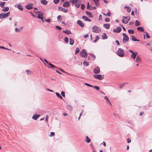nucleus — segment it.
I'll return each mask as SVG.
<instances>
[{
  "mask_svg": "<svg viewBox=\"0 0 152 152\" xmlns=\"http://www.w3.org/2000/svg\"><path fill=\"white\" fill-rule=\"evenodd\" d=\"M117 54L120 57H123L124 56V52L123 50L121 48H119L116 52Z\"/></svg>",
  "mask_w": 152,
  "mask_h": 152,
  "instance_id": "nucleus-1",
  "label": "nucleus"
},
{
  "mask_svg": "<svg viewBox=\"0 0 152 152\" xmlns=\"http://www.w3.org/2000/svg\"><path fill=\"white\" fill-rule=\"evenodd\" d=\"M10 14V12H8L7 13H2L0 14V19L2 18H5L8 17Z\"/></svg>",
  "mask_w": 152,
  "mask_h": 152,
  "instance_id": "nucleus-2",
  "label": "nucleus"
},
{
  "mask_svg": "<svg viewBox=\"0 0 152 152\" xmlns=\"http://www.w3.org/2000/svg\"><path fill=\"white\" fill-rule=\"evenodd\" d=\"M92 31L95 33H98L101 31V30L99 27L96 26H94L92 27Z\"/></svg>",
  "mask_w": 152,
  "mask_h": 152,
  "instance_id": "nucleus-3",
  "label": "nucleus"
},
{
  "mask_svg": "<svg viewBox=\"0 0 152 152\" xmlns=\"http://www.w3.org/2000/svg\"><path fill=\"white\" fill-rule=\"evenodd\" d=\"M122 34L123 36V42L124 43H125L129 41V38L128 36L125 33H123Z\"/></svg>",
  "mask_w": 152,
  "mask_h": 152,
  "instance_id": "nucleus-4",
  "label": "nucleus"
},
{
  "mask_svg": "<svg viewBox=\"0 0 152 152\" xmlns=\"http://www.w3.org/2000/svg\"><path fill=\"white\" fill-rule=\"evenodd\" d=\"M123 19L122 20V22L124 24L127 23L130 19V17L129 16L126 17L123 16Z\"/></svg>",
  "mask_w": 152,
  "mask_h": 152,
  "instance_id": "nucleus-5",
  "label": "nucleus"
},
{
  "mask_svg": "<svg viewBox=\"0 0 152 152\" xmlns=\"http://www.w3.org/2000/svg\"><path fill=\"white\" fill-rule=\"evenodd\" d=\"M80 55L82 57L85 58L87 56L88 53L85 50L83 49L80 52Z\"/></svg>",
  "mask_w": 152,
  "mask_h": 152,
  "instance_id": "nucleus-6",
  "label": "nucleus"
},
{
  "mask_svg": "<svg viewBox=\"0 0 152 152\" xmlns=\"http://www.w3.org/2000/svg\"><path fill=\"white\" fill-rule=\"evenodd\" d=\"M94 78L99 80H102L104 78V75H94Z\"/></svg>",
  "mask_w": 152,
  "mask_h": 152,
  "instance_id": "nucleus-7",
  "label": "nucleus"
},
{
  "mask_svg": "<svg viewBox=\"0 0 152 152\" xmlns=\"http://www.w3.org/2000/svg\"><path fill=\"white\" fill-rule=\"evenodd\" d=\"M100 71V68L98 66L96 67L93 70V72L96 74L99 73Z\"/></svg>",
  "mask_w": 152,
  "mask_h": 152,
  "instance_id": "nucleus-8",
  "label": "nucleus"
},
{
  "mask_svg": "<svg viewBox=\"0 0 152 152\" xmlns=\"http://www.w3.org/2000/svg\"><path fill=\"white\" fill-rule=\"evenodd\" d=\"M121 28L120 27L118 26L116 29H113V32H114L119 33L121 31Z\"/></svg>",
  "mask_w": 152,
  "mask_h": 152,
  "instance_id": "nucleus-9",
  "label": "nucleus"
},
{
  "mask_svg": "<svg viewBox=\"0 0 152 152\" xmlns=\"http://www.w3.org/2000/svg\"><path fill=\"white\" fill-rule=\"evenodd\" d=\"M15 7L17 8L19 10L23 11V8L21 5L18 4L15 5Z\"/></svg>",
  "mask_w": 152,
  "mask_h": 152,
  "instance_id": "nucleus-10",
  "label": "nucleus"
},
{
  "mask_svg": "<svg viewBox=\"0 0 152 152\" xmlns=\"http://www.w3.org/2000/svg\"><path fill=\"white\" fill-rule=\"evenodd\" d=\"M33 4L30 3L26 6V8L27 10H30L33 8L32 5Z\"/></svg>",
  "mask_w": 152,
  "mask_h": 152,
  "instance_id": "nucleus-11",
  "label": "nucleus"
},
{
  "mask_svg": "<svg viewBox=\"0 0 152 152\" xmlns=\"http://www.w3.org/2000/svg\"><path fill=\"white\" fill-rule=\"evenodd\" d=\"M58 9L59 10L65 13L67 12L68 11V10L67 9L64 8L62 7H58Z\"/></svg>",
  "mask_w": 152,
  "mask_h": 152,
  "instance_id": "nucleus-12",
  "label": "nucleus"
},
{
  "mask_svg": "<svg viewBox=\"0 0 152 152\" xmlns=\"http://www.w3.org/2000/svg\"><path fill=\"white\" fill-rule=\"evenodd\" d=\"M40 116V115H39L37 114H34L33 115V116L32 117V118L34 120H37V119Z\"/></svg>",
  "mask_w": 152,
  "mask_h": 152,
  "instance_id": "nucleus-13",
  "label": "nucleus"
},
{
  "mask_svg": "<svg viewBox=\"0 0 152 152\" xmlns=\"http://www.w3.org/2000/svg\"><path fill=\"white\" fill-rule=\"evenodd\" d=\"M70 4L69 2L68 1H67L64 3L63 4V6L65 7H67L70 6Z\"/></svg>",
  "mask_w": 152,
  "mask_h": 152,
  "instance_id": "nucleus-14",
  "label": "nucleus"
},
{
  "mask_svg": "<svg viewBox=\"0 0 152 152\" xmlns=\"http://www.w3.org/2000/svg\"><path fill=\"white\" fill-rule=\"evenodd\" d=\"M43 15V13L42 12H39L37 15V18L39 19H42Z\"/></svg>",
  "mask_w": 152,
  "mask_h": 152,
  "instance_id": "nucleus-15",
  "label": "nucleus"
},
{
  "mask_svg": "<svg viewBox=\"0 0 152 152\" xmlns=\"http://www.w3.org/2000/svg\"><path fill=\"white\" fill-rule=\"evenodd\" d=\"M77 24H78L80 26L83 27L84 26L83 23L80 20H78L77 21Z\"/></svg>",
  "mask_w": 152,
  "mask_h": 152,
  "instance_id": "nucleus-16",
  "label": "nucleus"
},
{
  "mask_svg": "<svg viewBox=\"0 0 152 152\" xmlns=\"http://www.w3.org/2000/svg\"><path fill=\"white\" fill-rule=\"evenodd\" d=\"M82 18L85 21H88L89 22H91V20L89 18H88L86 16H83L82 17Z\"/></svg>",
  "mask_w": 152,
  "mask_h": 152,
  "instance_id": "nucleus-17",
  "label": "nucleus"
},
{
  "mask_svg": "<svg viewBox=\"0 0 152 152\" xmlns=\"http://www.w3.org/2000/svg\"><path fill=\"white\" fill-rule=\"evenodd\" d=\"M96 6L98 7L99 5V0H93Z\"/></svg>",
  "mask_w": 152,
  "mask_h": 152,
  "instance_id": "nucleus-18",
  "label": "nucleus"
},
{
  "mask_svg": "<svg viewBox=\"0 0 152 152\" xmlns=\"http://www.w3.org/2000/svg\"><path fill=\"white\" fill-rule=\"evenodd\" d=\"M137 53H138L137 52H134V53H133V54H132L131 56V57L133 59H134L135 58Z\"/></svg>",
  "mask_w": 152,
  "mask_h": 152,
  "instance_id": "nucleus-19",
  "label": "nucleus"
},
{
  "mask_svg": "<svg viewBox=\"0 0 152 152\" xmlns=\"http://www.w3.org/2000/svg\"><path fill=\"white\" fill-rule=\"evenodd\" d=\"M86 14L90 18H93V15L90 12H88V11H86Z\"/></svg>",
  "mask_w": 152,
  "mask_h": 152,
  "instance_id": "nucleus-20",
  "label": "nucleus"
},
{
  "mask_svg": "<svg viewBox=\"0 0 152 152\" xmlns=\"http://www.w3.org/2000/svg\"><path fill=\"white\" fill-rule=\"evenodd\" d=\"M104 99L105 100H106L107 103L108 104H110V105L112 106V104H111V102L109 100V99H108V98L106 96H105L104 97Z\"/></svg>",
  "mask_w": 152,
  "mask_h": 152,
  "instance_id": "nucleus-21",
  "label": "nucleus"
},
{
  "mask_svg": "<svg viewBox=\"0 0 152 152\" xmlns=\"http://www.w3.org/2000/svg\"><path fill=\"white\" fill-rule=\"evenodd\" d=\"M140 61L141 59L140 57L139 56H137V57L136 60V62L137 63H140Z\"/></svg>",
  "mask_w": 152,
  "mask_h": 152,
  "instance_id": "nucleus-22",
  "label": "nucleus"
},
{
  "mask_svg": "<svg viewBox=\"0 0 152 152\" xmlns=\"http://www.w3.org/2000/svg\"><path fill=\"white\" fill-rule=\"evenodd\" d=\"M3 7V8L2 10V11L3 12H6L9 10V8L8 7Z\"/></svg>",
  "mask_w": 152,
  "mask_h": 152,
  "instance_id": "nucleus-23",
  "label": "nucleus"
},
{
  "mask_svg": "<svg viewBox=\"0 0 152 152\" xmlns=\"http://www.w3.org/2000/svg\"><path fill=\"white\" fill-rule=\"evenodd\" d=\"M107 38V37L106 34L105 33H103L102 36V38L103 39H106Z\"/></svg>",
  "mask_w": 152,
  "mask_h": 152,
  "instance_id": "nucleus-24",
  "label": "nucleus"
},
{
  "mask_svg": "<svg viewBox=\"0 0 152 152\" xmlns=\"http://www.w3.org/2000/svg\"><path fill=\"white\" fill-rule=\"evenodd\" d=\"M48 2V1L46 0H41V3L44 5H46Z\"/></svg>",
  "mask_w": 152,
  "mask_h": 152,
  "instance_id": "nucleus-25",
  "label": "nucleus"
},
{
  "mask_svg": "<svg viewBox=\"0 0 152 152\" xmlns=\"http://www.w3.org/2000/svg\"><path fill=\"white\" fill-rule=\"evenodd\" d=\"M78 1V0H69V2L72 4H76Z\"/></svg>",
  "mask_w": 152,
  "mask_h": 152,
  "instance_id": "nucleus-26",
  "label": "nucleus"
},
{
  "mask_svg": "<svg viewBox=\"0 0 152 152\" xmlns=\"http://www.w3.org/2000/svg\"><path fill=\"white\" fill-rule=\"evenodd\" d=\"M137 30L142 32L144 31V29L142 27H139L137 28Z\"/></svg>",
  "mask_w": 152,
  "mask_h": 152,
  "instance_id": "nucleus-27",
  "label": "nucleus"
},
{
  "mask_svg": "<svg viewBox=\"0 0 152 152\" xmlns=\"http://www.w3.org/2000/svg\"><path fill=\"white\" fill-rule=\"evenodd\" d=\"M103 26L104 27L107 29H108L110 28V24H105Z\"/></svg>",
  "mask_w": 152,
  "mask_h": 152,
  "instance_id": "nucleus-28",
  "label": "nucleus"
},
{
  "mask_svg": "<svg viewBox=\"0 0 152 152\" xmlns=\"http://www.w3.org/2000/svg\"><path fill=\"white\" fill-rule=\"evenodd\" d=\"M124 7L127 8V11L128 12H130V11H131V8L129 6H125Z\"/></svg>",
  "mask_w": 152,
  "mask_h": 152,
  "instance_id": "nucleus-29",
  "label": "nucleus"
},
{
  "mask_svg": "<svg viewBox=\"0 0 152 152\" xmlns=\"http://www.w3.org/2000/svg\"><path fill=\"white\" fill-rule=\"evenodd\" d=\"M69 43L71 45H73L74 43V40L71 39V38H69Z\"/></svg>",
  "mask_w": 152,
  "mask_h": 152,
  "instance_id": "nucleus-30",
  "label": "nucleus"
},
{
  "mask_svg": "<svg viewBox=\"0 0 152 152\" xmlns=\"http://www.w3.org/2000/svg\"><path fill=\"white\" fill-rule=\"evenodd\" d=\"M75 4V6L76 7V8H78L80 6V2H79V1H78V2H77Z\"/></svg>",
  "mask_w": 152,
  "mask_h": 152,
  "instance_id": "nucleus-31",
  "label": "nucleus"
},
{
  "mask_svg": "<svg viewBox=\"0 0 152 152\" xmlns=\"http://www.w3.org/2000/svg\"><path fill=\"white\" fill-rule=\"evenodd\" d=\"M91 139L88 137L86 136V141L87 143H89L91 142Z\"/></svg>",
  "mask_w": 152,
  "mask_h": 152,
  "instance_id": "nucleus-32",
  "label": "nucleus"
},
{
  "mask_svg": "<svg viewBox=\"0 0 152 152\" xmlns=\"http://www.w3.org/2000/svg\"><path fill=\"white\" fill-rule=\"evenodd\" d=\"M135 26H140V22L137 20H135Z\"/></svg>",
  "mask_w": 152,
  "mask_h": 152,
  "instance_id": "nucleus-33",
  "label": "nucleus"
},
{
  "mask_svg": "<svg viewBox=\"0 0 152 152\" xmlns=\"http://www.w3.org/2000/svg\"><path fill=\"white\" fill-rule=\"evenodd\" d=\"M132 41H140V40L138 39H136L135 38V37L134 36H132Z\"/></svg>",
  "mask_w": 152,
  "mask_h": 152,
  "instance_id": "nucleus-34",
  "label": "nucleus"
},
{
  "mask_svg": "<svg viewBox=\"0 0 152 152\" xmlns=\"http://www.w3.org/2000/svg\"><path fill=\"white\" fill-rule=\"evenodd\" d=\"M128 33L131 34H133L134 33V30L132 29H129L128 30Z\"/></svg>",
  "mask_w": 152,
  "mask_h": 152,
  "instance_id": "nucleus-35",
  "label": "nucleus"
},
{
  "mask_svg": "<svg viewBox=\"0 0 152 152\" xmlns=\"http://www.w3.org/2000/svg\"><path fill=\"white\" fill-rule=\"evenodd\" d=\"M5 2H0V6L1 7H3L5 5Z\"/></svg>",
  "mask_w": 152,
  "mask_h": 152,
  "instance_id": "nucleus-36",
  "label": "nucleus"
},
{
  "mask_svg": "<svg viewBox=\"0 0 152 152\" xmlns=\"http://www.w3.org/2000/svg\"><path fill=\"white\" fill-rule=\"evenodd\" d=\"M56 95L58 96V97H59V98H60L61 99H63V98L60 95V94L58 93V92H56Z\"/></svg>",
  "mask_w": 152,
  "mask_h": 152,
  "instance_id": "nucleus-37",
  "label": "nucleus"
},
{
  "mask_svg": "<svg viewBox=\"0 0 152 152\" xmlns=\"http://www.w3.org/2000/svg\"><path fill=\"white\" fill-rule=\"evenodd\" d=\"M61 16V15H59L57 17V20L58 21L60 22L62 20Z\"/></svg>",
  "mask_w": 152,
  "mask_h": 152,
  "instance_id": "nucleus-38",
  "label": "nucleus"
},
{
  "mask_svg": "<svg viewBox=\"0 0 152 152\" xmlns=\"http://www.w3.org/2000/svg\"><path fill=\"white\" fill-rule=\"evenodd\" d=\"M63 32L68 34H70L71 33L70 31L67 30H66L65 31H63Z\"/></svg>",
  "mask_w": 152,
  "mask_h": 152,
  "instance_id": "nucleus-39",
  "label": "nucleus"
},
{
  "mask_svg": "<svg viewBox=\"0 0 152 152\" xmlns=\"http://www.w3.org/2000/svg\"><path fill=\"white\" fill-rule=\"evenodd\" d=\"M67 108L69 110H71L72 109V107L71 106L69 105H66Z\"/></svg>",
  "mask_w": 152,
  "mask_h": 152,
  "instance_id": "nucleus-40",
  "label": "nucleus"
},
{
  "mask_svg": "<svg viewBox=\"0 0 152 152\" xmlns=\"http://www.w3.org/2000/svg\"><path fill=\"white\" fill-rule=\"evenodd\" d=\"M49 65H50L51 67H53V68H55L56 69H57L58 68L57 67H56V66H55L53 65L51 63H49Z\"/></svg>",
  "mask_w": 152,
  "mask_h": 152,
  "instance_id": "nucleus-41",
  "label": "nucleus"
},
{
  "mask_svg": "<svg viewBox=\"0 0 152 152\" xmlns=\"http://www.w3.org/2000/svg\"><path fill=\"white\" fill-rule=\"evenodd\" d=\"M64 41L66 42V43H68V42H69V40H68V38L67 37H65V38H64Z\"/></svg>",
  "mask_w": 152,
  "mask_h": 152,
  "instance_id": "nucleus-42",
  "label": "nucleus"
},
{
  "mask_svg": "<svg viewBox=\"0 0 152 152\" xmlns=\"http://www.w3.org/2000/svg\"><path fill=\"white\" fill-rule=\"evenodd\" d=\"M79 48H76V51H75V54H77L79 53Z\"/></svg>",
  "mask_w": 152,
  "mask_h": 152,
  "instance_id": "nucleus-43",
  "label": "nucleus"
},
{
  "mask_svg": "<svg viewBox=\"0 0 152 152\" xmlns=\"http://www.w3.org/2000/svg\"><path fill=\"white\" fill-rule=\"evenodd\" d=\"M83 64L85 66H87L89 64L87 62H86L85 61L83 62Z\"/></svg>",
  "mask_w": 152,
  "mask_h": 152,
  "instance_id": "nucleus-44",
  "label": "nucleus"
},
{
  "mask_svg": "<svg viewBox=\"0 0 152 152\" xmlns=\"http://www.w3.org/2000/svg\"><path fill=\"white\" fill-rule=\"evenodd\" d=\"M120 86V88H122L124 86V83H123L122 84H119Z\"/></svg>",
  "mask_w": 152,
  "mask_h": 152,
  "instance_id": "nucleus-45",
  "label": "nucleus"
},
{
  "mask_svg": "<svg viewBox=\"0 0 152 152\" xmlns=\"http://www.w3.org/2000/svg\"><path fill=\"white\" fill-rule=\"evenodd\" d=\"M81 8L82 10H83L85 8V6L84 4H82L81 5Z\"/></svg>",
  "mask_w": 152,
  "mask_h": 152,
  "instance_id": "nucleus-46",
  "label": "nucleus"
},
{
  "mask_svg": "<svg viewBox=\"0 0 152 152\" xmlns=\"http://www.w3.org/2000/svg\"><path fill=\"white\" fill-rule=\"evenodd\" d=\"M56 29H58L59 30H61L62 29L61 27L58 26H56Z\"/></svg>",
  "mask_w": 152,
  "mask_h": 152,
  "instance_id": "nucleus-47",
  "label": "nucleus"
},
{
  "mask_svg": "<svg viewBox=\"0 0 152 152\" xmlns=\"http://www.w3.org/2000/svg\"><path fill=\"white\" fill-rule=\"evenodd\" d=\"M0 48L3 49H5V50H10V49H8L7 48H6L4 47L3 46H0Z\"/></svg>",
  "mask_w": 152,
  "mask_h": 152,
  "instance_id": "nucleus-48",
  "label": "nucleus"
},
{
  "mask_svg": "<svg viewBox=\"0 0 152 152\" xmlns=\"http://www.w3.org/2000/svg\"><path fill=\"white\" fill-rule=\"evenodd\" d=\"M92 87H94L97 90H99V87L97 86H93Z\"/></svg>",
  "mask_w": 152,
  "mask_h": 152,
  "instance_id": "nucleus-49",
  "label": "nucleus"
},
{
  "mask_svg": "<svg viewBox=\"0 0 152 152\" xmlns=\"http://www.w3.org/2000/svg\"><path fill=\"white\" fill-rule=\"evenodd\" d=\"M61 94L63 97H65V93L63 91H62L61 92Z\"/></svg>",
  "mask_w": 152,
  "mask_h": 152,
  "instance_id": "nucleus-50",
  "label": "nucleus"
},
{
  "mask_svg": "<svg viewBox=\"0 0 152 152\" xmlns=\"http://www.w3.org/2000/svg\"><path fill=\"white\" fill-rule=\"evenodd\" d=\"M59 0H53V2L54 3L56 4L59 2Z\"/></svg>",
  "mask_w": 152,
  "mask_h": 152,
  "instance_id": "nucleus-51",
  "label": "nucleus"
},
{
  "mask_svg": "<svg viewBox=\"0 0 152 152\" xmlns=\"http://www.w3.org/2000/svg\"><path fill=\"white\" fill-rule=\"evenodd\" d=\"M96 9V7L93 6H91L89 9L90 10H95Z\"/></svg>",
  "mask_w": 152,
  "mask_h": 152,
  "instance_id": "nucleus-52",
  "label": "nucleus"
},
{
  "mask_svg": "<svg viewBox=\"0 0 152 152\" xmlns=\"http://www.w3.org/2000/svg\"><path fill=\"white\" fill-rule=\"evenodd\" d=\"M145 33L146 36V37L147 38H150V36L148 34L147 32H145Z\"/></svg>",
  "mask_w": 152,
  "mask_h": 152,
  "instance_id": "nucleus-53",
  "label": "nucleus"
},
{
  "mask_svg": "<svg viewBox=\"0 0 152 152\" xmlns=\"http://www.w3.org/2000/svg\"><path fill=\"white\" fill-rule=\"evenodd\" d=\"M105 21L107 22H109L110 20V19L109 18H106L105 19Z\"/></svg>",
  "mask_w": 152,
  "mask_h": 152,
  "instance_id": "nucleus-54",
  "label": "nucleus"
},
{
  "mask_svg": "<svg viewBox=\"0 0 152 152\" xmlns=\"http://www.w3.org/2000/svg\"><path fill=\"white\" fill-rule=\"evenodd\" d=\"M84 84L88 86H89V87H93V86L88 84V83H84Z\"/></svg>",
  "mask_w": 152,
  "mask_h": 152,
  "instance_id": "nucleus-55",
  "label": "nucleus"
},
{
  "mask_svg": "<svg viewBox=\"0 0 152 152\" xmlns=\"http://www.w3.org/2000/svg\"><path fill=\"white\" fill-rule=\"evenodd\" d=\"M26 72L27 73V74L28 75H29V74H30L31 73V70H27L26 71Z\"/></svg>",
  "mask_w": 152,
  "mask_h": 152,
  "instance_id": "nucleus-56",
  "label": "nucleus"
},
{
  "mask_svg": "<svg viewBox=\"0 0 152 152\" xmlns=\"http://www.w3.org/2000/svg\"><path fill=\"white\" fill-rule=\"evenodd\" d=\"M55 135V133L54 132H51L50 134V137H53Z\"/></svg>",
  "mask_w": 152,
  "mask_h": 152,
  "instance_id": "nucleus-57",
  "label": "nucleus"
},
{
  "mask_svg": "<svg viewBox=\"0 0 152 152\" xmlns=\"http://www.w3.org/2000/svg\"><path fill=\"white\" fill-rule=\"evenodd\" d=\"M15 31L17 32H20V31L19 29H18L17 28H15Z\"/></svg>",
  "mask_w": 152,
  "mask_h": 152,
  "instance_id": "nucleus-58",
  "label": "nucleus"
},
{
  "mask_svg": "<svg viewBox=\"0 0 152 152\" xmlns=\"http://www.w3.org/2000/svg\"><path fill=\"white\" fill-rule=\"evenodd\" d=\"M45 20L46 22L48 23H50V18H48L47 19H45Z\"/></svg>",
  "mask_w": 152,
  "mask_h": 152,
  "instance_id": "nucleus-59",
  "label": "nucleus"
},
{
  "mask_svg": "<svg viewBox=\"0 0 152 152\" xmlns=\"http://www.w3.org/2000/svg\"><path fill=\"white\" fill-rule=\"evenodd\" d=\"M99 37L98 36H96L95 37V39L97 41L99 40Z\"/></svg>",
  "mask_w": 152,
  "mask_h": 152,
  "instance_id": "nucleus-60",
  "label": "nucleus"
},
{
  "mask_svg": "<svg viewBox=\"0 0 152 152\" xmlns=\"http://www.w3.org/2000/svg\"><path fill=\"white\" fill-rule=\"evenodd\" d=\"M90 7H91V6L89 5V2H88L87 6V8L88 9H89Z\"/></svg>",
  "mask_w": 152,
  "mask_h": 152,
  "instance_id": "nucleus-61",
  "label": "nucleus"
},
{
  "mask_svg": "<svg viewBox=\"0 0 152 152\" xmlns=\"http://www.w3.org/2000/svg\"><path fill=\"white\" fill-rule=\"evenodd\" d=\"M102 19V15H101L100 14L99 15V20H101Z\"/></svg>",
  "mask_w": 152,
  "mask_h": 152,
  "instance_id": "nucleus-62",
  "label": "nucleus"
},
{
  "mask_svg": "<svg viewBox=\"0 0 152 152\" xmlns=\"http://www.w3.org/2000/svg\"><path fill=\"white\" fill-rule=\"evenodd\" d=\"M88 34H87L85 35H84V38H86L87 37H88Z\"/></svg>",
  "mask_w": 152,
  "mask_h": 152,
  "instance_id": "nucleus-63",
  "label": "nucleus"
},
{
  "mask_svg": "<svg viewBox=\"0 0 152 152\" xmlns=\"http://www.w3.org/2000/svg\"><path fill=\"white\" fill-rule=\"evenodd\" d=\"M131 142V140L129 138H127V142L129 143Z\"/></svg>",
  "mask_w": 152,
  "mask_h": 152,
  "instance_id": "nucleus-64",
  "label": "nucleus"
}]
</instances>
